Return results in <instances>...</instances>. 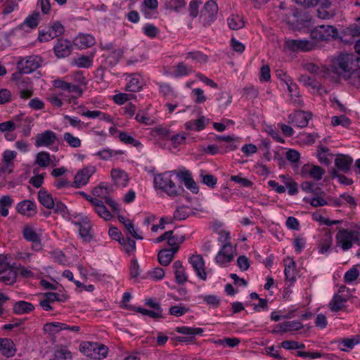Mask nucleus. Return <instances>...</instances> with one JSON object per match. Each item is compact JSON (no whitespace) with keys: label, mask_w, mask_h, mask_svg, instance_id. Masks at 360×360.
<instances>
[{"label":"nucleus","mask_w":360,"mask_h":360,"mask_svg":"<svg viewBox=\"0 0 360 360\" xmlns=\"http://www.w3.org/2000/svg\"><path fill=\"white\" fill-rule=\"evenodd\" d=\"M189 262L197 274V276L202 280L205 281L207 274L205 271V262L200 255H193L189 258Z\"/></svg>","instance_id":"f8f14e48"},{"label":"nucleus","mask_w":360,"mask_h":360,"mask_svg":"<svg viewBox=\"0 0 360 360\" xmlns=\"http://www.w3.org/2000/svg\"><path fill=\"white\" fill-rule=\"evenodd\" d=\"M136 76V74L131 75V78L129 80V82L128 83L126 88L127 90L132 92H136L141 90V84L139 82V78Z\"/></svg>","instance_id":"79ce46f5"},{"label":"nucleus","mask_w":360,"mask_h":360,"mask_svg":"<svg viewBox=\"0 0 360 360\" xmlns=\"http://www.w3.org/2000/svg\"><path fill=\"white\" fill-rule=\"evenodd\" d=\"M95 43V39L90 34H79L75 40V44L79 49H86Z\"/></svg>","instance_id":"a878e982"},{"label":"nucleus","mask_w":360,"mask_h":360,"mask_svg":"<svg viewBox=\"0 0 360 360\" xmlns=\"http://www.w3.org/2000/svg\"><path fill=\"white\" fill-rule=\"evenodd\" d=\"M41 63L42 58L39 56H29L18 61L17 68L20 74H30L38 69Z\"/></svg>","instance_id":"39448f33"},{"label":"nucleus","mask_w":360,"mask_h":360,"mask_svg":"<svg viewBox=\"0 0 360 360\" xmlns=\"http://www.w3.org/2000/svg\"><path fill=\"white\" fill-rule=\"evenodd\" d=\"M185 240V237L181 235L172 233L169 238L167 244L172 247H179V244L182 243Z\"/></svg>","instance_id":"09e8293b"},{"label":"nucleus","mask_w":360,"mask_h":360,"mask_svg":"<svg viewBox=\"0 0 360 360\" xmlns=\"http://www.w3.org/2000/svg\"><path fill=\"white\" fill-rule=\"evenodd\" d=\"M111 176L116 184L126 186L129 181L127 174L120 169H112L111 171Z\"/></svg>","instance_id":"393cba45"},{"label":"nucleus","mask_w":360,"mask_h":360,"mask_svg":"<svg viewBox=\"0 0 360 360\" xmlns=\"http://www.w3.org/2000/svg\"><path fill=\"white\" fill-rule=\"evenodd\" d=\"M143 32L146 36L153 38L158 34L159 30L153 24H146L143 28Z\"/></svg>","instance_id":"3c124183"},{"label":"nucleus","mask_w":360,"mask_h":360,"mask_svg":"<svg viewBox=\"0 0 360 360\" xmlns=\"http://www.w3.org/2000/svg\"><path fill=\"white\" fill-rule=\"evenodd\" d=\"M296 264L294 260L291 259L288 264H285V279L290 281H295V270Z\"/></svg>","instance_id":"4c0bfd02"},{"label":"nucleus","mask_w":360,"mask_h":360,"mask_svg":"<svg viewBox=\"0 0 360 360\" xmlns=\"http://www.w3.org/2000/svg\"><path fill=\"white\" fill-rule=\"evenodd\" d=\"M189 72L188 67L184 63H179L174 72L175 77L187 75Z\"/></svg>","instance_id":"bf43d9fd"},{"label":"nucleus","mask_w":360,"mask_h":360,"mask_svg":"<svg viewBox=\"0 0 360 360\" xmlns=\"http://www.w3.org/2000/svg\"><path fill=\"white\" fill-rule=\"evenodd\" d=\"M359 276V270L356 267L354 266L345 273L344 281L345 283H350L356 280Z\"/></svg>","instance_id":"49530a36"},{"label":"nucleus","mask_w":360,"mask_h":360,"mask_svg":"<svg viewBox=\"0 0 360 360\" xmlns=\"http://www.w3.org/2000/svg\"><path fill=\"white\" fill-rule=\"evenodd\" d=\"M177 172L178 171L173 170L156 175L154 178L155 188L162 190L170 197L181 195L184 191V187L176 185L172 180V176Z\"/></svg>","instance_id":"f03ea898"},{"label":"nucleus","mask_w":360,"mask_h":360,"mask_svg":"<svg viewBox=\"0 0 360 360\" xmlns=\"http://www.w3.org/2000/svg\"><path fill=\"white\" fill-rule=\"evenodd\" d=\"M237 264L242 271H246L250 267L249 260L245 255H241L238 257Z\"/></svg>","instance_id":"774afa93"},{"label":"nucleus","mask_w":360,"mask_h":360,"mask_svg":"<svg viewBox=\"0 0 360 360\" xmlns=\"http://www.w3.org/2000/svg\"><path fill=\"white\" fill-rule=\"evenodd\" d=\"M302 172L308 174L316 181L321 180L323 175L325 174V170L320 166L309 164L304 165L302 169Z\"/></svg>","instance_id":"6ab92c4d"},{"label":"nucleus","mask_w":360,"mask_h":360,"mask_svg":"<svg viewBox=\"0 0 360 360\" xmlns=\"http://www.w3.org/2000/svg\"><path fill=\"white\" fill-rule=\"evenodd\" d=\"M201 4L200 1L192 0L189 4V14L192 18H196L198 15V7Z\"/></svg>","instance_id":"680f3d73"},{"label":"nucleus","mask_w":360,"mask_h":360,"mask_svg":"<svg viewBox=\"0 0 360 360\" xmlns=\"http://www.w3.org/2000/svg\"><path fill=\"white\" fill-rule=\"evenodd\" d=\"M55 356L57 360H71L72 359L71 352L64 348L58 349L55 353Z\"/></svg>","instance_id":"603ef678"},{"label":"nucleus","mask_w":360,"mask_h":360,"mask_svg":"<svg viewBox=\"0 0 360 360\" xmlns=\"http://www.w3.org/2000/svg\"><path fill=\"white\" fill-rule=\"evenodd\" d=\"M202 181L203 184L210 188H214L217 182V179L212 174H201Z\"/></svg>","instance_id":"864d4df0"},{"label":"nucleus","mask_w":360,"mask_h":360,"mask_svg":"<svg viewBox=\"0 0 360 360\" xmlns=\"http://www.w3.org/2000/svg\"><path fill=\"white\" fill-rule=\"evenodd\" d=\"M64 141L71 147L72 148H79L81 144V140L76 136H74L70 132H65L63 135Z\"/></svg>","instance_id":"a19ab883"},{"label":"nucleus","mask_w":360,"mask_h":360,"mask_svg":"<svg viewBox=\"0 0 360 360\" xmlns=\"http://www.w3.org/2000/svg\"><path fill=\"white\" fill-rule=\"evenodd\" d=\"M96 212L105 220H110L112 218L110 212L108 210L104 204H102L96 210Z\"/></svg>","instance_id":"0e129e2a"},{"label":"nucleus","mask_w":360,"mask_h":360,"mask_svg":"<svg viewBox=\"0 0 360 360\" xmlns=\"http://www.w3.org/2000/svg\"><path fill=\"white\" fill-rule=\"evenodd\" d=\"M17 269L14 265L8 267L7 269V271L6 274H3L2 276H0V281L4 283L6 285H12L13 284L17 278Z\"/></svg>","instance_id":"c85d7f7f"},{"label":"nucleus","mask_w":360,"mask_h":360,"mask_svg":"<svg viewBox=\"0 0 360 360\" xmlns=\"http://www.w3.org/2000/svg\"><path fill=\"white\" fill-rule=\"evenodd\" d=\"M53 86L56 88L67 91L69 93H76L77 94V96H81L83 94L82 89L78 86L74 85L69 82H66L62 79L54 80Z\"/></svg>","instance_id":"aec40b11"},{"label":"nucleus","mask_w":360,"mask_h":360,"mask_svg":"<svg viewBox=\"0 0 360 360\" xmlns=\"http://www.w3.org/2000/svg\"><path fill=\"white\" fill-rule=\"evenodd\" d=\"M179 250V247H172L169 249L161 250L158 255V261L162 266H168L174 258L175 253Z\"/></svg>","instance_id":"dca6fc26"},{"label":"nucleus","mask_w":360,"mask_h":360,"mask_svg":"<svg viewBox=\"0 0 360 360\" xmlns=\"http://www.w3.org/2000/svg\"><path fill=\"white\" fill-rule=\"evenodd\" d=\"M203 300L208 304L217 307L220 303V299L214 295H205L202 297Z\"/></svg>","instance_id":"052dcab7"},{"label":"nucleus","mask_w":360,"mask_h":360,"mask_svg":"<svg viewBox=\"0 0 360 360\" xmlns=\"http://www.w3.org/2000/svg\"><path fill=\"white\" fill-rule=\"evenodd\" d=\"M353 159L348 155L338 154L335 159V165L338 169L345 173H347L350 170Z\"/></svg>","instance_id":"f3484780"},{"label":"nucleus","mask_w":360,"mask_h":360,"mask_svg":"<svg viewBox=\"0 0 360 360\" xmlns=\"http://www.w3.org/2000/svg\"><path fill=\"white\" fill-rule=\"evenodd\" d=\"M124 49H114L112 51L110 54L108 56V58L110 59L109 63L111 66H115L117 65L121 58L123 57Z\"/></svg>","instance_id":"58836bf2"},{"label":"nucleus","mask_w":360,"mask_h":360,"mask_svg":"<svg viewBox=\"0 0 360 360\" xmlns=\"http://www.w3.org/2000/svg\"><path fill=\"white\" fill-rule=\"evenodd\" d=\"M13 203V200L10 195H4L0 198V213L1 216L6 217L8 214V207Z\"/></svg>","instance_id":"473e14b6"},{"label":"nucleus","mask_w":360,"mask_h":360,"mask_svg":"<svg viewBox=\"0 0 360 360\" xmlns=\"http://www.w3.org/2000/svg\"><path fill=\"white\" fill-rule=\"evenodd\" d=\"M331 68L338 77L347 80L360 68V57L353 53L340 54L333 60Z\"/></svg>","instance_id":"f257e3e1"},{"label":"nucleus","mask_w":360,"mask_h":360,"mask_svg":"<svg viewBox=\"0 0 360 360\" xmlns=\"http://www.w3.org/2000/svg\"><path fill=\"white\" fill-rule=\"evenodd\" d=\"M277 327H279L280 330L282 332H288L292 330H298L303 328V325L301 322L297 321H284L283 323H278Z\"/></svg>","instance_id":"c756f323"},{"label":"nucleus","mask_w":360,"mask_h":360,"mask_svg":"<svg viewBox=\"0 0 360 360\" xmlns=\"http://www.w3.org/2000/svg\"><path fill=\"white\" fill-rule=\"evenodd\" d=\"M56 140V134L51 130H46L36 136L35 146L37 147L50 146L53 144Z\"/></svg>","instance_id":"ddd939ff"},{"label":"nucleus","mask_w":360,"mask_h":360,"mask_svg":"<svg viewBox=\"0 0 360 360\" xmlns=\"http://www.w3.org/2000/svg\"><path fill=\"white\" fill-rule=\"evenodd\" d=\"M39 13L38 12H34L32 15H29L25 18L23 23L20 25V28L23 29L24 26H27L31 29L37 27L39 24Z\"/></svg>","instance_id":"c9c22d12"},{"label":"nucleus","mask_w":360,"mask_h":360,"mask_svg":"<svg viewBox=\"0 0 360 360\" xmlns=\"http://www.w3.org/2000/svg\"><path fill=\"white\" fill-rule=\"evenodd\" d=\"M281 347L285 349H304L305 345L302 343H300L293 340H285L281 343Z\"/></svg>","instance_id":"de8ad7c7"},{"label":"nucleus","mask_w":360,"mask_h":360,"mask_svg":"<svg viewBox=\"0 0 360 360\" xmlns=\"http://www.w3.org/2000/svg\"><path fill=\"white\" fill-rule=\"evenodd\" d=\"M119 221L122 223L124 225V227L127 230V231L136 239L138 240H142L143 237L139 236L136 231L134 230V226L133 223L127 220L124 216L120 215L118 216Z\"/></svg>","instance_id":"72a5a7b5"},{"label":"nucleus","mask_w":360,"mask_h":360,"mask_svg":"<svg viewBox=\"0 0 360 360\" xmlns=\"http://www.w3.org/2000/svg\"><path fill=\"white\" fill-rule=\"evenodd\" d=\"M311 117V114L310 112L302 110H297L294 114L289 116L291 124L302 128L307 126Z\"/></svg>","instance_id":"9b49d317"},{"label":"nucleus","mask_w":360,"mask_h":360,"mask_svg":"<svg viewBox=\"0 0 360 360\" xmlns=\"http://www.w3.org/2000/svg\"><path fill=\"white\" fill-rule=\"evenodd\" d=\"M286 46L292 51H308L309 50V43L308 41L290 39L285 41Z\"/></svg>","instance_id":"bb28decb"},{"label":"nucleus","mask_w":360,"mask_h":360,"mask_svg":"<svg viewBox=\"0 0 360 360\" xmlns=\"http://www.w3.org/2000/svg\"><path fill=\"white\" fill-rule=\"evenodd\" d=\"M176 176L180 179L181 181H183L185 184V186L189 189L193 193H198L199 191L198 186L197 184L193 180L191 176V173L186 170L185 172L179 170L176 173Z\"/></svg>","instance_id":"2eb2a0df"},{"label":"nucleus","mask_w":360,"mask_h":360,"mask_svg":"<svg viewBox=\"0 0 360 360\" xmlns=\"http://www.w3.org/2000/svg\"><path fill=\"white\" fill-rule=\"evenodd\" d=\"M186 6L185 0H170L169 5L167 8L175 12H179V11Z\"/></svg>","instance_id":"4d7b16f0"},{"label":"nucleus","mask_w":360,"mask_h":360,"mask_svg":"<svg viewBox=\"0 0 360 360\" xmlns=\"http://www.w3.org/2000/svg\"><path fill=\"white\" fill-rule=\"evenodd\" d=\"M79 351L88 357L101 359L106 357L108 349L103 344L84 342L79 346Z\"/></svg>","instance_id":"7ed1b4c3"},{"label":"nucleus","mask_w":360,"mask_h":360,"mask_svg":"<svg viewBox=\"0 0 360 360\" xmlns=\"http://www.w3.org/2000/svg\"><path fill=\"white\" fill-rule=\"evenodd\" d=\"M13 312L16 314H27L34 309V307L30 302L25 301L16 302L13 306Z\"/></svg>","instance_id":"cd10ccee"},{"label":"nucleus","mask_w":360,"mask_h":360,"mask_svg":"<svg viewBox=\"0 0 360 360\" xmlns=\"http://www.w3.org/2000/svg\"><path fill=\"white\" fill-rule=\"evenodd\" d=\"M338 230L336 240L344 251L349 250L352 247L353 243L359 244L360 240L359 232L342 228H338Z\"/></svg>","instance_id":"20e7f679"},{"label":"nucleus","mask_w":360,"mask_h":360,"mask_svg":"<svg viewBox=\"0 0 360 360\" xmlns=\"http://www.w3.org/2000/svg\"><path fill=\"white\" fill-rule=\"evenodd\" d=\"M347 301V298L343 297L338 293H336L333 295V299L329 302L328 307L333 312L339 311L345 307V304Z\"/></svg>","instance_id":"b1692460"},{"label":"nucleus","mask_w":360,"mask_h":360,"mask_svg":"<svg viewBox=\"0 0 360 360\" xmlns=\"http://www.w3.org/2000/svg\"><path fill=\"white\" fill-rule=\"evenodd\" d=\"M338 35V29L332 25H318L311 32V38L318 41H330Z\"/></svg>","instance_id":"423d86ee"},{"label":"nucleus","mask_w":360,"mask_h":360,"mask_svg":"<svg viewBox=\"0 0 360 360\" xmlns=\"http://www.w3.org/2000/svg\"><path fill=\"white\" fill-rule=\"evenodd\" d=\"M72 45L70 41L59 39L55 45L53 50L58 58H65L70 55L72 51Z\"/></svg>","instance_id":"9d476101"},{"label":"nucleus","mask_w":360,"mask_h":360,"mask_svg":"<svg viewBox=\"0 0 360 360\" xmlns=\"http://www.w3.org/2000/svg\"><path fill=\"white\" fill-rule=\"evenodd\" d=\"M176 281L181 285L184 284L188 281V277L186 275L185 269L174 271Z\"/></svg>","instance_id":"338daca9"},{"label":"nucleus","mask_w":360,"mask_h":360,"mask_svg":"<svg viewBox=\"0 0 360 360\" xmlns=\"http://www.w3.org/2000/svg\"><path fill=\"white\" fill-rule=\"evenodd\" d=\"M331 123L333 126L342 125L347 127L350 124V120L345 115L333 116L331 119Z\"/></svg>","instance_id":"8fccbe9b"},{"label":"nucleus","mask_w":360,"mask_h":360,"mask_svg":"<svg viewBox=\"0 0 360 360\" xmlns=\"http://www.w3.org/2000/svg\"><path fill=\"white\" fill-rule=\"evenodd\" d=\"M93 56L82 55L78 58H74L72 65H76L78 68H89L92 65Z\"/></svg>","instance_id":"2f4dec72"},{"label":"nucleus","mask_w":360,"mask_h":360,"mask_svg":"<svg viewBox=\"0 0 360 360\" xmlns=\"http://www.w3.org/2000/svg\"><path fill=\"white\" fill-rule=\"evenodd\" d=\"M96 172L95 167H86L77 172L74 178V186L77 188L86 185L89 178Z\"/></svg>","instance_id":"1a4fd4ad"},{"label":"nucleus","mask_w":360,"mask_h":360,"mask_svg":"<svg viewBox=\"0 0 360 360\" xmlns=\"http://www.w3.org/2000/svg\"><path fill=\"white\" fill-rule=\"evenodd\" d=\"M16 153L13 150H6L3 153V159L2 161L9 165H14L13 160L16 157Z\"/></svg>","instance_id":"e2e57ef3"},{"label":"nucleus","mask_w":360,"mask_h":360,"mask_svg":"<svg viewBox=\"0 0 360 360\" xmlns=\"http://www.w3.org/2000/svg\"><path fill=\"white\" fill-rule=\"evenodd\" d=\"M55 37H56V34H53V32H52L51 28H50L47 31H39L38 39L40 41H48L50 39H52Z\"/></svg>","instance_id":"6e6d98bb"},{"label":"nucleus","mask_w":360,"mask_h":360,"mask_svg":"<svg viewBox=\"0 0 360 360\" xmlns=\"http://www.w3.org/2000/svg\"><path fill=\"white\" fill-rule=\"evenodd\" d=\"M187 58H191L193 60L200 63H205L208 60L207 56L200 51L188 52L187 53Z\"/></svg>","instance_id":"c03bdc74"},{"label":"nucleus","mask_w":360,"mask_h":360,"mask_svg":"<svg viewBox=\"0 0 360 360\" xmlns=\"http://www.w3.org/2000/svg\"><path fill=\"white\" fill-rule=\"evenodd\" d=\"M20 124H15L13 121H7L0 123V131H13L16 127H20Z\"/></svg>","instance_id":"5fc2aeb1"},{"label":"nucleus","mask_w":360,"mask_h":360,"mask_svg":"<svg viewBox=\"0 0 360 360\" xmlns=\"http://www.w3.org/2000/svg\"><path fill=\"white\" fill-rule=\"evenodd\" d=\"M51 327L56 328L54 330L56 333L60 332L62 330H70L75 332V333H78L80 330V328L78 326H70L65 323H59V322H51V323H48L45 325L46 330V328H49L51 330Z\"/></svg>","instance_id":"7c9ffc66"},{"label":"nucleus","mask_w":360,"mask_h":360,"mask_svg":"<svg viewBox=\"0 0 360 360\" xmlns=\"http://www.w3.org/2000/svg\"><path fill=\"white\" fill-rule=\"evenodd\" d=\"M188 309L182 306H172L169 308L170 314L176 316H181L188 311Z\"/></svg>","instance_id":"69168bd1"},{"label":"nucleus","mask_w":360,"mask_h":360,"mask_svg":"<svg viewBox=\"0 0 360 360\" xmlns=\"http://www.w3.org/2000/svg\"><path fill=\"white\" fill-rule=\"evenodd\" d=\"M76 219L72 223L79 226V233L82 239L86 242H89L92 239L91 233V225L87 217L81 214L74 216Z\"/></svg>","instance_id":"0eeeda50"},{"label":"nucleus","mask_w":360,"mask_h":360,"mask_svg":"<svg viewBox=\"0 0 360 360\" xmlns=\"http://www.w3.org/2000/svg\"><path fill=\"white\" fill-rule=\"evenodd\" d=\"M232 245L231 243H225L221 250L218 252L215 257V261L217 264L222 265L226 262H230L233 259V255L231 254Z\"/></svg>","instance_id":"4468645a"},{"label":"nucleus","mask_w":360,"mask_h":360,"mask_svg":"<svg viewBox=\"0 0 360 360\" xmlns=\"http://www.w3.org/2000/svg\"><path fill=\"white\" fill-rule=\"evenodd\" d=\"M38 200L47 209H52L55 206L56 200L46 190L41 189L38 191Z\"/></svg>","instance_id":"5701e85b"},{"label":"nucleus","mask_w":360,"mask_h":360,"mask_svg":"<svg viewBox=\"0 0 360 360\" xmlns=\"http://www.w3.org/2000/svg\"><path fill=\"white\" fill-rule=\"evenodd\" d=\"M15 209L18 212L27 216H32L37 212L35 203L28 200H25L18 203Z\"/></svg>","instance_id":"a211bd4d"},{"label":"nucleus","mask_w":360,"mask_h":360,"mask_svg":"<svg viewBox=\"0 0 360 360\" xmlns=\"http://www.w3.org/2000/svg\"><path fill=\"white\" fill-rule=\"evenodd\" d=\"M188 216L187 208L185 207H179L174 213V217L177 220L186 219Z\"/></svg>","instance_id":"13d9d810"},{"label":"nucleus","mask_w":360,"mask_h":360,"mask_svg":"<svg viewBox=\"0 0 360 360\" xmlns=\"http://www.w3.org/2000/svg\"><path fill=\"white\" fill-rule=\"evenodd\" d=\"M218 11V6L213 0L205 3L200 13V18L202 20L204 26L210 25L216 18Z\"/></svg>","instance_id":"6e6552de"},{"label":"nucleus","mask_w":360,"mask_h":360,"mask_svg":"<svg viewBox=\"0 0 360 360\" xmlns=\"http://www.w3.org/2000/svg\"><path fill=\"white\" fill-rule=\"evenodd\" d=\"M228 25L231 30H237L244 27L245 22L238 15H232L228 18Z\"/></svg>","instance_id":"f704fd0d"},{"label":"nucleus","mask_w":360,"mask_h":360,"mask_svg":"<svg viewBox=\"0 0 360 360\" xmlns=\"http://www.w3.org/2000/svg\"><path fill=\"white\" fill-rule=\"evenodd\" d=\"M176 331L179 333L187 335H201L203 333V329L200 328H191L187 326L177 327Z\"/></svg>","instance_id":"e433bc0d"},{"label":"nucleus","mask_w":360,"mask_h":360,"mask_svg":"<svg viewBox=\"0 0 360 360\" xmlns=\"http://www.w3.org/2000/svg\"><path fill=\"white\" fill-rule=\"evenodd\" d=\"M119 138L121 141L124 142L127 144H131L135 147H139L141 145V142L134 139L132 136H131L128 133L121 131L120 132Z\"/></svg>","instance_id":"37998d69"},{"label":"nucleus","mask_w":360,"mask_h":360,"mask_svg":"<svg viewBox=\"0 0 360 360\" xmlns=\"http://www.w3.org/2000/svg\"><path fill=\"white\" fill-rule=\"evenodd\" d=\"M50 155L47 152L37 153L35 163L41 167H46L50 163Z\"/></svg>","instance_id":"ea45409f"},{"label":"nucleus","mask_w":360,"mask_h":360,"mask_svg":"<svg viewBox=\"0 0 360 360\" xmlns=\"http://www.w3.org/2000/svg\"><path fill=\"white\" fill-rule=\"evenodd\" d=\"M0 352L6 357L13 356L15 352L13 342L8 338H0Z\"/></svg>","instance_id":"4be33fe9"},{"label":"nucleus","mask_w":360,"mask_h":360,"mask_svg":"<svg viewBox=\"0 0 360 360\" xmlns=\"http://www.w3.org/2000/svg\"><path fill=\"white\" fill-rule=\"evenodd\" d=\"M22 233L25 240L34 243L36 250H38L41 248L40 237L32 227L25 226L23 229Z\"/></svg>","instance_id":"412c9836"},{"label":"nucleus","mask_w":360,"mask_h":360,"mask_svg":"<svg viewBox=\"0 0 360 360\" xmlns=\"http://www.w3.org/2000/svg\"><path fill=\"white\" fill-rule=\"evenodd\" d=\"M316 15L321 20H329L335 15L334 10H328L319 8L316 10Z\"/></svg>","instance_id":"a18cd8bd"}]
</instances>
